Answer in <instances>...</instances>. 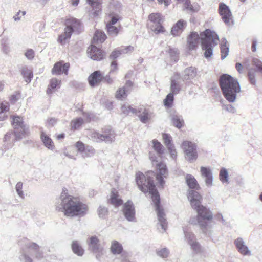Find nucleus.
Masks as SVG:
<instances>
[{
    "instance_id": "obj_30",
    "label": "nucleus",
    "mask_w": 262,
    "mask_h": 262,
    "mask_svg": "<svg viewBox=\"0 0 262 262\" xmlns=\"http://www.w3.org/2000/svg\"><path fill=\"white\" fill-rule=\"evenodd\" d=\"M1 51L6 55H8L11 51V48L8 38H4L1 42Z\"/></svg>"
},
{
    "instance_id": "obj_5",
    "label": "nucleus",
    "mask_w": 262,
    "mask_h": 262,
    "mask_svg": "<svg viewBox=\"0 0 262 262\" xmlns=\"http://www.w3.org/2000/svg\"><path fill=\"white\" fill-rule=\"evenodd\" d=\"M220 84L223 94L229 102L236 101L237 94L241 92V86L236 79L228 74H223L220 78Z\"/></svg>"
},
{
    "instance_id": "obj_48",
    "label": "nucleus",
    "mask_w": 262,
    "mask_h": 262,
    "mask_svg": "<svg viewBox=\"0 0 262 262\" xmlns=\"http://www.w3.org/2000/svg\"><path fill=\"white\" fill-rule=\"evenodd\" d=\"M106 28L108 34L111 36H116L119 32V29L114 25H111V24H107Z\"/></svg>"
},
{
    "instance_id": "obj_32",
    "label": "nucleus",
    "mask_w": 262,
    "mask_h": 262,
    "mask_svg": "<svg viewBox=\"0 0 262 262\" xmlns=\"http://www.w3.org/2000/svg\"><path fill=\"white\" fill-rule=\"evenodd\" d=\"M122 4L118 0H111L109 9L113 13L119 12L122 9Z\"/></svg>"
},
{
    "instance_id": "obj_7",
    "label": "nucleus",
    "mask_w": 262,
    "mask_h": 262,
    "mask_svg": "<svg viewBox=\"0 0 262 262\" xmlns=\"http://www.w3.org/2000/svg\"><path fill=\"white\" fill-rule=\"evenodd\" d=\"M149 159L153 165L156 166V179L159 185L163 187L165 184L164 179H166L168 172L166 165L162 162H158L157 157L152 152L149 153Z\"/></svg>"
},
{
    "instance_id": "obj_51",
    "label": "nucleus",
    "mask_w": 262,
    "mask_h": 262,
    "mask_svg": "<svg viewBox=\"0 0 262 262\" xmlns=\"http://www.w3.org/2000/svg\"><path fill=\"white\" fill-rule=\"evenodd\" d=\"M83 123V120L81 118H78L76 119L73 120L71 123V127L74 129H77Z\"/></svg>"
},
{
    "instance_id": "obj_43",
    "label": "nucleus",
    "mask_w": 262,
    "mask_h": 262,
    "mask_svg": "<svg viewBox=\"0 0 262 262\" xmlns=\"http://www.w3.org/2000/svg\"><path fill=\"white\" fill-rule=\"evenodd\" d=\"M189 246L191 250L195 253H200L203 251V248L197 241L192 243Z\"/></svg>"
},
{
    "instance_id": "obj_26",
    "label": "nucleus",
    "mask_w": 262,
    "mask_h": 262,
    "mask_svg": "<svg viewBox=\"0 0 262 262\" xmlns=\"http://www.w3.org/2000/svg\"><path fill=\"white\" fill-rule=\"evenodd\" d=\"M185 180L188 186L191 189L188 190L187 194L189 190H192V189H198L200 188L196 180L192 175L187 174L185 176Z\"/></svg>"
},
{
    "instance_id": "obj_12",
    "label": "nucleus",
    "mask_w": 262,
    "mask_h": 262,
    "mask_svg": "<svg viewBox=\"0 0 262 262\" xmlns=\"http://www.w3.org/2000/svg\"><path fill=\"white\" fill-rule=\"evenodd\" d=\"M219 11L223 22L228 26L233 24V16L229 7L224 3L219 4Z\"/></svg>"
},
{
    "instance_id": "obj_23",
    "label": "nucleus",
    "mask_w": 262,
    "mask_h": 262,
    "mask_svg": "<svg viewBox=\"0 0 262 262\" xmlns=\"http://www.w3.org/2000/svg\"><path fill=\"white\" fill-rule=\"evenodd\" d=\"M28 248V251L30 253L34 254L35 257L40 259L43 257L42 252L39 250V247L36 244L32 243L27 245Z\"/></svg>"
},
{
    "instance_id": "obj_35",
    "label": "nucleus",
    "mask_w": 262,
    "mask_h": 262,
    "mask_svg": "<svg viewBox=\"0 0 262 262\" xmlns=\"http://www.w3.org/2000/svg\"><path fill=\"white\" fill-rule=\"evenodd\" d=\"M171 121L173 125L178 128H181L184 124V120L182 117L178 114L172 115Z\"/></svg>"
},
{
    "instance_id": "obj_2",
    "label": "nucleus",
    "mask_w": 262,
    "mask_h": 262,
    "mask_svg": "<svg viewBox=\"0 0 262 262\" xmlns=\"http://www.w3.org/2000/svg\"><path fill=\"white\" fill-rule=\"evenodd\" d=\"M187 198L192 208L197 213L196 220L191 219L190 223L193 224H198L202 232L207 233L212 227L211 221L213 219L212 212L201 204L202 196L196 191L189 190Z\"/></svg>"
},
{
    "instance_id": "obj_9",
    "label": "nucleus",
    "mask_w": 262,
    "mask_h": 262,
    "mask_svg": "<svg viewBox=\"0 0 262 262\" xmlns=\"http://www.w3.org/2000/svg\"><path fill=\"white\" fill-rule=\"evenodd\" d=\"M89 249L95 255L97 259H100L104 254L103 246L101 244L99 239L95 236H91L87 241Z\"/></svg>"
},
{
    "instance_id": "obj_27",
    "label": "nucleus",
    "mask_w": 262,
    "mask_h": 262,
    "mask_svg": "<svg viewBox=\"0 0 262 262\" xmlns=\"http://www.w3.org/2000/svg\"><path fill=\"white\" fill-rule=\"evenodd\" d=\"M200 9V5L196 3H191L190 0L186 1L183 6V10H186L189 13H196Z\"/></svg>"
},
{
    "instance_id": "obj_50",
    "label": "nucleus",
    "mask_w": 262,
    "mask_h": 262,
    "mask_svg": "<svg viewBox=\"0 0 262 262\" xmlns=\"http://www.w3.org/2000/svg\"><path fill=\"white\" fill-rule=\"evenodd\" d=\"M220 180L223 183L228 182V173L227 170L225 168H223L221 170L220 173Z\"/></svg>"
},
{
    "instance_id": "obj_45",
    "label": "nucleus",
    "mask_w": 262,
    "mask_h": 262,
    "mask_svg": "<svg viewBox=\"0 0 262 262\" xmlns=\"http://www.w3.org/2000/svg\"><path fill=\"white\" fill-rule=\"evenodd\" d=\"M95 152V149L91 146H86L82 154L83 158H88L93 156Z\"/></svg>"
},
{
    "instance_id": "obj_46",
    "label": "nucleus",
    "mask_w": 262,
    "mask_h": 262,
    "mask_svg": "<svg viewBox=\"0 0 262 262\" xmlns=\"http://www.w3.org/2000/svg\"><path fill=\"white\" fill-rule=\"evenodd\" d=\"M156 253L158 256L161 257L162 258H167L169 254V251L166 248H162L158 249L156 251Z\"/></svg>"
},
{
    "instance_id": "obj_29",
    "label": "nucleus",
    "mask_w": 262,
    "mask_h": 262,
    "mask_svg": "<svg viewBox=\"0 0 262 262\" xmlns=\"http://www.w3.org/2000/svg\"><path fill=\"white\" fill-rule=\"evenodd\" d=\"M126 85L119 88L116 92L115 97L117 99L123 100L125 99L127 96V94L129 91L128 86Z\"/></svg>"
},
{
    "instance_id": "obj_42",
    "label": "nucleus",
    "mask_w": 262,
    "mask_h": 262,
    "mask_svg": "<svg viewBox=\"0 0 262 262\" xmlns=\"http://www.w3.org/2000/svg\"><path fill=\"white\" fill-rule=\"evenodd\" d=\"M23 183L21 182H18L15 185V189L19 198L24 199L25 195L23 190Z\"/></svg>"
},
{
    "instance_id": "obj_18",
    "label": "nucleus",
    "mask_w": 262,
    "mask_h": 262,
    "mask_svg": "<svg viewBox=\"0 0 262 262\" xmlns=\"http://www.w3.org/2000/svg\"><path fill=\"white\" fill-rule=\"evenodd\" d=\"M200 173L202 177L205 179L206 185L209 187L211 186L213 183V176L210 168L201 166Z\"/></svg>"
},
{
    "instance_id": "obj_1",
    "label": "nucleus",
    "mask_w": 262,
    "mask_h": 262,
    "mask_svg": "<svg viewBox=\"0 0 262 262\" xmlns=\"http://www.w3.org/2000/svg\"><path fill=\"white\" fill-rule=\"evenodd\" d=\"M155 176V173L152 171H148L145 174L139 171L136 174V180L141 191L144 193L149 192L151 195L157 214L158 224L161 228V230H159L164 232L166 230L167 224L165 213L160 204L159 194L154 184L153 178Z\"/></svg>"
},
{
    "instance_id": "obj_39",
    "label": "nucleus",
    "mask_w": 262,
    "mask_h": 262,
    "mask_svg": "<svg viewBox=\"0 0 262 262\" xmlns=\"http://www.w3.org/2000/svg\"><path fill=\"white\" fill-rule=\"evenodd\" d=\"M226 44L227 41L226 39L222 40L221 46V58L222 59H224L229 53V48Z\"/></svg>"
},
{
    "instance_id": "obj_3",
    "label": "nucleus",
    "mask_w": 262,
    "mask_h": 262,
    "mask_svg": "<svg viewBox=\"0 0 262 262\" xmlns=\"http://www.w3.org/2000/svg\"><path fill=\"white\" fill-rule=\"evenodd\" d=\"M55 206L57 211L63 212L68 217L83 216L88 211V207L85 204L69 195L66 190H62Z\"/></svg>"
},
{
    "instance_id": "obj_21",
    "label": "nucleus",
    "mask_w": 262,
    "mask_h": 262,
    "mask_svg": "<svg viewBox=\"0 0 262 262\" xmlns=\"http://www.w3.org/2000/svg\"><path fill=\"white\" fill-rule=\"evenodd\" d=\"M197 75V70L195 68L190 67L186 68L182 73V78L184 80H188L194 78Z\"/></svg>"
},
{
    "instance_id": "obj_60",
    "label": "nucleus",
    "mask_w": 262,
    "mask_h": 262,
    "mask_svg": "<svg viewBox=\"0 0 262 262\" xmlns=\"http://www.w3.org/2000/svg\"><path fill=\"white\" fill-rule=\"evenodd\" d=\"M121 50L122 54H129L133 52L134 48L132 46H127L125 47H123L120 49Z\"/></svg>"
},
{
    "instance_id": "obj_61",
    "label": "nucleus",
    "mask_w": 262,
    "mask_h": 262,
    "mask_svg": "<svg viewBox=\"0 0 262 262\" xmlns=\"http://www.w3.org/2000/svg\"><path fill=\"white\" fill-rule=\"evenodd\" d=\"M75 146L77 149L78 151L80 153H82L85 148L84 144L81 141H78L76 143Z\"/></svg>"
},
{
    "instance_id": "obj_15",
    "label": "nucleus",
    "mask_w": 262,
    "mask_h": 262,
    "mask_svg": "<svg viewBox=\"0 0 262 262\" xmlns=\"http://www.w3.org/2000/svg\"><path fill=\"white\" fill-rule=\"evenodd\" d=\"M12 119L14 127L18 130L19 129V131L17 132L23 137H25V135L28 132V127L24 124L22 118L19 116H14L12 117Z\"/></svg>"
},
{
    "instance_id": "obj_8",
    "label": "nucleus",
    "mask_w": 262,
    "mask_h": 262,
    "mask_svg": "<svg viewBox=\"0 0 262 262\" xmlns=\"http://www.w3.org/2000/svg\"><path fill=\"white\" fill-rule=\"evenodd\" d=\"M66 25L64 33L58 38V41L61 45H64L67 40L70 38L73 32L79 29L80 23L79 20L75 18H70L66 20Z\"/></svg>"
},
{
    "instance_id": "obj_55",
    "label": "nucleus",
    "mask_w": 262,
    "mask_h": 262,
    "mask_svg": "<svg viewBox=\"0 0 262 262\" xmlns=\"http://www.w3.org/2000/svg\"><path fill=\"white\" fill-rule=\"evenodd\" d=\"M163 139L164 142V144L167 147L169 145H173L171 144V137L167 134H163L162 135Z\"/></svg>"
},
{
    "instance_id": "obj_4",
    "label": "nucleus",
    "mask_w": 262,
    "mask_h": 262,
    "mask_svg": "<svg viewBox=\"0 0 262 262\" xmlns=\"http://www.w3.org/2000/svg\"><path fill=\"white\" fill-rule=\"evenodd\" d=\"M200 39L201 40L202 48L205 51V57H210L212 55L213 48L218 43V35L215 32L209 29L201 33L200 36L196 32H191L187 38V45L189 49H194Z\"/></svg>"
},
{
    "instance_id": "obj_56",
    "label": "nucleus",
    "mask_w": 262,
    "mask_h": 262,
    "mask_svg": "<svg viewBox=\"0 0 262 262\" xmlns=\"http://www.w3.org/2000/svg\"><path fill=\"white\" fill-rule=\"evenodd\" d=\"M19 258L21 262H32V258L26 253H22Z\"/></svg>"
},
{
    "instance_id": "obj_17",
    "label": "nucleus",
    "mask_w": 262,
    "mask_h": 262,
    "mask_svg": "<svg viewBox=\"0 0 262 262\" xmlns=\"http://www.w3.org/2000/svg\"><path fill=\"white\" fill-rule=\"evenodd\" d=\"M88 54L89 56L94 60H100L104 56V54L101 50L93 45H91L88 48Z\"/></svg>"
},
{
    "instance_id": "obj_22",
    "label": "nucleus",
    "mask_w": 262,
    "mask_h": 262,
    "mask_svg": "<svg viewBox=\"0 0 262 262\" xmlns=\"http://www.w3.org/2000/svg\"><path fill=\"white\" fill-rule=\"evenodd\" d=\"M102 79V75L99 71H96L90 75L88 78L89 82L91 86H95Z\"/></svg>"
},
{
    "instance_id": "obj_34",
    "label": "nucleus",
    "mask_w": 262,
    "mask_h": 262,
    "mask_svg": "<svg viewBox=\"0 0 262 262\" xmlns=\"http://www.w3.org/2000/svg\"><path fill=\"white\" fill-rule=\"evenodd\" d=\"M72 248L73 252L78 256H82L84 253V250L77 241L72 242Z\"/></svg>"
},
{
    "instance_id": "obj_59",
    "label": "nucleus",
    "mask_w": 262,
    "mask_h": 262,
    "mask_svg": "<svg viewBox=\"0 0 262 262\" xmlns=\"http://www.w3.org/2000/svg\"><path fill=\"white\" fill-rule=\"evenodd\" d=\"M121 54L122 52L121 49H117L112 52L110 55V58L111 59H114L118 57Z\"/></svg>"
},
{
    "instance_id": "obj_6",
    "label": "nucleus",
    "mask_w": 262,
    "mask_h": 262,
    "mask_svg": "<svg viewBox=\"0 0 262 262\" xmlns=\"http://www.w3.org/2000/svg\"><path fill=\"white\" fill-rule=\"evenodd\" d=\"M91 139L97 143L105 142L106 143H112L114 142L116 138L115 132L109 126L102 129L101 132L93 131L90 135Z\"/></svg>"
},
{
    "instance_id": "obj_11",
    "label": "nucleus",
    "mask_w": 262,
    "mask_h": 262,
    "mask_svg": "<svg viewBox=\"0 0 262 262\" xmlns=\"http://www.w3.org/2000/svg\"><path fill=\"white\" fill-rule=\"evenodd\" d=\"M148 18L153 23L150 26V29L155 33L159 34L164 32V28L162 25L163 19L160 13H152L149 15Z\"/></svg>"
},
{
    "instance_id": "obj_25",
    "label": "nucleus",
    "mask_w": 262,
    "mask_h": 262,
    "mask_svg": "<svg viewBox=\"0 0 262 262\" xmlns=\"http://www.w3.org/2000/svg\"><path fill=\"white\" fill-rule=\"evenodd\" d=\"M180 79V76L176 74L171 79L170 85V91L173 94H177L181 90V86L178 81Z\"/></svg>"
},
{
    "instance_id": "obj_49",
    "label": "nucleus",
    "mask_w": 262,
    "mask_h": 262,
    "mask_svg": "<svg viewBox=\"0 0 262 262\" xmlns=\"http://www.w3.org/2000/svg\"><path fill=\"white\" fill-rule=\"evenodd\" d=\"M97 213L100 218H104L107 215L108 209L103 206H100L97 209Z\"/></svg>"
},
{
    "instance_id": "obj_37",
    "label": "nucleus",
    "mask_w": 262,
    "mask_h": 262,
    "mask_svg": "<svg viewBox=\"0 0 262 262\" xmlns=\"http://www.w3.org/2000/svg\"><path fill=\"white\" fill-rule=\"evenodd\" d=\"M21 73L24 76L25 81L27 83H29L31 81V79L33 77L32 70L25 67L22 68Z\"/></svg>"
},
{
    "instance_id": "obj_10",
    "label": "nucleus",
    "mask_w": 262,
    "mask_h": 262,
    "mask_svg": "<svg viewBox=\"0 0 262 262\" xmlns=\"http://www.w3.org/2000/svg\"><path fill=\"white\" fill-rule=\"evenodd\" d=\"M186 159L189 162H193L198 157L196 145L191 142L185 141L182 144Z\"/></svg>"
},
{
    "instance_id": "obj_62",
    "label": "nucleus",
    "mask_w": 262,
    "mask_h": 262,
    "mask_svg": "<svg viewBox=\"0 0 262 262\" xmlns=\"http://www.w3.org/2000/svg\"><path fill=\"white\" fill-rule=\"evenodd\" d=\"M9 104L7 102L0 103V113L7 112L9 110Z\"/></svg>"
},
{
    "instance_id": "obj_16",
    "label": "nucleus",
    "mask_w": 262,
    "mask_h": 262,
    "mask_svg": "<svg viewBox=\"0 0 262 262\" xmlns=\"http://www.w3.org/2000/svg\"><path fill=\"white\" fill-rule=\"evenodd\" d=\"M70 67L69 63H64L63 61H59L56 63L52 70V73L53 75H61L62 73L67 75Z\"/></svg>"
},
{
    "instance_id": "obj_63",
    "label": "nucleus",
    "mask_w": 262,
    "mask_h": 262,
    "mask_svg": "<svg viewBox=\"0 0 262 262\" xmlns=\"http://www.w3.org/2000/svg\"><path fill=\"white\" fill-rule=\"evenodd\" d=\"M249 79L251 84L255 85L256 84V80L255 79V74L252 71L248 72Z\"/></svg>"
},
{
    "instance_id": "obj_19",
    "label": "nucleus",
    "mask_w": 262,
    "mask_h": 262,
    "mask_svg": "<svg viewBox=\"0 0 262 262\" xmlns=\"http://www.w3.org/2000/svg\"><path fill=\"white\" fill-rule=\"evenodd\" d=\"M186 22L183 20L180 19L173 25L171 30V34L173 36H177L183 31L185 27L186 26Z\"/></svg>"
},
{
    "instance_id": "obj_40",
    "label": "nucleus",
    "mask_w": 262,
    "mask_h": 262,
    "mask_svg": "<svg viewBox=\"0 0 262 262\" xmlns=\"http://www.w3.org/2000/svg\"><path fill=\"white\" fill-rule=\"evenodd\" d=\"M152 143L153 144V148L154 150L157 152L158 154L162 155L164 152V147L158 141V140L154 139L152 141Z\"/></svg>"
},
{
    "instance_id": "obj_38",
    "label": "nucleus",
    "mask_w": 262,
    "mask_h": 262,
    "mask_svg": "<svg viewBox=\"0 0 262 262\" xmlns=\"http://www.w3.org/2000/svg\"><path fill=\"white\" fill-rule=\"evenodd\" d=\"M151 113L149 112L148 110L144 109L143 112L139 115L140 120L143 123H146L151 118Z\"/></svg>"
},
{
    "instance_id": "obj_44",
    "label": "nucleus",
    "mask_w": 262,
    "mask_h": 262,
    "mask_svg": "<svg viewBox=\"0 0 262 262\" xmlns=\"http://www.w3.org/2000/svg\"><path fill=\"white\" fill-rule=\"evenodd\" d=\"M121 111L125 115H128L130 114H136V109L132 107L128 104H124L121 106Z\"/></svg>"
},
{
    "instance_id": "obj_33",
    "label": "nucleus",
    "mask_w": 262,
    "mask_h": 262,
    "mask_svg": "<svg viewBox=\"0 0 262 262\" xmlns=\"http://www.w3.org/2000/svg\"><path fill=\"white\" fill-rule=\"evenodd\" d=\"M105 34L101 31H96L94 34L93 42L94 43H102L106 39Z\"/></svg>"
},
{
    "instance_id": "obj_31",
    "label": "nucleus",
    "mask_w": 262,
    "mask_h": 262,
    "mask_svg": "<svg viewBox=\"0 0 262 262\" xmlns=\"http://www.w3.org/2000/svg\"><path fill=\"white\" fill-rule=\"evenodd\" d=\"M23 137H24L20 135V134H19L17 132H16L15 134H13L12 132H9L5 135L4 139L5 142H11L15 139L19 140L22 139Z\"/></svg>"
},
{
    "instance_id": "obj_20",
    "label": "nucleus",
    "mask_w": 262,
    "mask_h": 262,
    "mask_svg": "<svg viewBox=\"0 0 262 262\" xmlns=\"http://www.w3.org/2000/svg\"><path fill=\"white\" fill-rule=\"evenodd\" d=\"M93 8L91 15L93 17L97 16L101 11L102 0H87Z\"/></svg>"
},
{
    "instance_id": "obj_24",
    "label": "nucleus",
    "mask_w": 262,
    "mask_h": 262,
    "mask_svg": "<svg viewBox=\"0 0 262 262\" xmlns=\"http://www.w3.org/2000/svg\"><path fill=\"white\" fill-rule=\"evenodd\" d=\"M40 138L44 146L51 150H54L55 145L51 138L45 132H42L40 135Z\"/></svg>"
},
{
    "instance_id": "obj_28",
    "label": "nucleus",
    "mask_w": 262,
    "mask_h": 262,
    "mask_svg": "<svg viewBox=\"0 0 262 262\" xmlns=\"http://www.w3.org/2000/svg\"><path fill=\"white\" fill-rule=\"evenodd\" d=\"M110 201L112 205L116 206H119L123 203L122 200L119 198L118 193L115 189L112 191Z\"/></svg>"
},
{
    "instance_id": "obj_58",
    "label": "nucleus",
    "mask_w": 262,
    "mask_h": 262,
    "mask_svg": "<svg viewBox=\"0 0 262 262\" xmlns=\"http://www.w3.org/2000/svg\"><path fill=\"white\" fill-rule=\"evenodd\" d=\"M252 62L257 68L258 71L262 74V62L257 58H253Z\"/></svg>"
},
{
    "instance_id": "obj_47",
    "label": "nucleus",
    "mask_w": 262,
    "mask_h": 262,
    "mask_svg": "<svg viewBox=\"0 0 262 262\" xmlns=\"http://www.w3.org/2000/svg\"><path fill=\"white\" fill-rule=\"evenodd\" d=\"M185 234V239L188 243L189 245L191 244L192 243H193L196 240L195 239V237L194 234L190 232H187L184 231Z\"/></svg>"
},
{
    "instance_id": "obj_13",
    "label": "nucleus",
    "mask_w": 262,
    "mask_h": 262,
    "mask_svg": "<svg viewBox=\"0 0 262 262\" xmlns=\"http://www.w3.org/2000/svg\"><path fill=\"white\" fill-rule=\"evenodd\" d=\"M234 244L237 251L242 255L245 256H250L252 255L251 251L247 246L245 242L242 237H238L234 241Z\"/></svg>"
},
{
    "instance_id": "obj_54",
    "label": "nucleus",
    "mask_w": 262,
    "mask_h": 262,
    "mask_svg": "<svg viewBox=\"0 0 262 262\" xmlns=\"http://www.w3.org/2000/svg\"><path fill=\"white\" fill-rule=\"evenodd\" d=\"M168 150L170 155L171 158L176 159L177 156V152L173 145H169L167 147Z\"/></svg>"
},
{
    "instance_id": "obj_36",
    "label": "nucleus",
    "mask_w": 262,
    "mask_h": 262,
    "mask_svg": "<svg viewBox=\"0 0 262 262\" xmlns=\"http://www.w3.org/2000/svg\"><path fill=\"white\" fill-rule=\"evenodd\" d=\"M122 249V246L121 244L116 241H112L111 246V251L114 254L121 253Z\"/></svg>"
},
{
    "instance_id": "obj_52",
    "label": "nucleus",
    "mask_w": 262,
    "mask_h": 262,
    "mask_svg": "<svg viewBox=\"0 0 262 262\" xmlns=\"http://www.w3.org/2000/svg\"><path fill=\"white\" fill-rule=\"evenodd\" d=\"M173 94L169 93L164 100V103L165 105L167 106H171L173 101Z\"/></svg>"
},
{
    "instance_id": "obj_14",
    "label": "nucleus",
    "mask_w": 262,
    "mask_h": 262,
    "mask_svg": "<svg viewBox=\"0 0 262 262\" xmlns=\"http://www.w3.org/2000/svg\"><path fill=\"white\" fill-rule=\"evenodd\" d=\"M123 212L126 220L129 222H135V208L133 202L128 201L123 206Z\"/></svg>"
},
{
    "instance_id": "obj_41",
    "label": "nucleus",
    "mask_w": 262,
    "mask_h": 262,
    "mask_svg": "<svg viewBox=\"0 0 262 262\" xmlns=\"http://www.w3.org/2000/svg\"><path fill=\"white\" fill-rule=\"evenodd\" d=\"M61 81L56 78H53L51 80L49 87L47 90V93H52V89L59 88L60 87Z\"/></svg>"
},
{
    "instance_id": "obj_57",
    "label": "nucleus",
    "mask_w": 262,
    "mask_h": 262,
    "mask_svg": "<svg viewBox=\"0 0 262 262\" xmlns=\"http://www.w3.org/2000/svg\"><path fill=\"white\" fill-rule=\"evenodd\" d=\"M25 57L29 60H32L35 56V52L31 49H27L25 53Z\"/></svg>"
},
{
    "instance_id": "obj_64",
    "label": "nucleus",
    "mask_w": 262,
    "mask_h": 262,
    "mask_svg": "<svg viewBox=\"0 0 262 262\" xmlns=\"http://www.w3.org/2000/svg\"><path fill=\"white\" fill-rule=\"evenodd\" d=\"M83 117H84L85 121L88 122L93 119L94 115L91 113H85L83 114Z\"/></svg>"
},
{
    "instance_id": "obj_53",
    "label": "nucleus",
    "mask_w": 262,
    "mask_h": 262,
    "mask_svg": "<svg viewBox=\"0 0 262 262\" xmlns=\"http://www.w3.org/2000/svg\"><path fill=\"white\" fill-rule=\"evenodd\" d=\"M26 14L25 11L19 10L13 16V18L16 22H18L21 20L23 16H24Z\"/></svg>"
}]
</instances>
